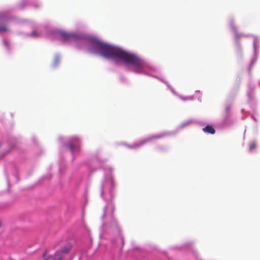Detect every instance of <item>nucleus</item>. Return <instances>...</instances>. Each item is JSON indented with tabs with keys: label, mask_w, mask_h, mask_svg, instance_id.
<instances>
[{
	"label": "nucleus",
	"mask_w": 260,
	"mask_h": 260,
	"mask_svg": "<svg viewBox=\"0 0 260 260\" xmlns=\"http://www.w3.org/2000/svg\"><path fill=\"white\" fill-rule=\"evenodd\" d=\"M94 47L102 56L106 58H113L116 61L120 60L139 69H141L144 66L143 61L137 56L120 48L99 41L94 42Z\"/></svg>",
	"instance_id": "1"
},
{
	"label": "nucleus",
	"mask_w": 260,
	"mask_h": 260,
	"mask_svg": "<svg viewBox=\"0 0 260 260\" xmlns=\"http://www.w3.org/2000/svg\"><path fill=\"white\" fill-rule=\"evenodd\" d=\"M203 131L205 133H209L210 134H214L215 133V130L211 125H208L205 127L203 128Z\"/></svg>",
	"instance_id": "5"
},
{
	"label": "nucleus",
	"mask_w": 260,
	"mask_h": 260,
	"mask_svg": "<svg viewBox=\"0 0 260 260\" xmlns=\"http://www.w3.org/2000/svg\"><path fill=\"white\" fill-rule=\"evenodd\" d=\"M9 28L8 27L3 23L0 24V32L9 31Z\"/></svg>",
	"instance_id": "6"
},
{
	"label": "nucleus",
	"mask_w": 260,
	"mask_h": 260,
	"mask_svg": "<svg viewBox=\"0 0 260 260\" xmlns=\"http://www.w3.org/2000/svg\"><path fill=\"white\" fill-rule=\"evenodd\" d=\"M53 260H62V258L60 257L59 258H55V257L53 258Z\"/></svg>",
	"instance_id": "11"
},
{
	"label": "nucleus",
	"mask_w": 260,
	"mask_h": 260,
	"mask_svg": "<svg viewBox=\"0 0 260 260\" xmlns=\"http://www.w3.org/2000/svg\"><path fill=\"white\" fill-rule=\"evenodd\" d=\"M60 35L64 40H69L74 38V37L73 34L68 33L65 31L60 32Z\"/></svg>",
	"instance_id": "4"
},
{
	"label": "nucleus",
	"mask_w": 260,
	"mask_h": 260,
	"mask_svg": "<svg viewBox=\"0 0 260 260\" xmlns=\"http://www.w3.org/2000/svg\"><path fill=\"white\" fill-rule=\"evenodd\" d=\"M71 248V246L70 244H67L61 249L57 250L54 254V257L55 258H59L61 257L64 254L68 253Z\"/></svg>",
	"instance_id": "2"
},
{
	"label": "nucleus",
	"mask_w": 260,
	"mask_h": 260,
	"mask_svg": "<svg viewBox=\"0 0 260 260\" xmlns=\"http://www.w3.org/2000/svg\"><path fill=\"white\" fill-rule=\"evenodd\" d=\"M4 43L5 45L6 46H8V42L7 41H4Z\"/></svg>",
	"instance_id": "10"
},
{
	"label": "nucleus",
	"mask_w": 260,
	"mask_h": 260,
	"mask_svg": "<svg viewBox=\"0 0 260 260\" xmlns=\"http://www.w3.org/2000/svg\"><path fill=\"white\" fill-rule=\"evenodd\" d=\"M69 148L71 151H73L75 149V147L74 144L70 143L68 145Z\"/></svg>",
	"instance_id": "8"
},
{
	"label": "nucleus",
	"mask_w": 260,
	"mask_h": 260,
	"mask_svg": "<svg viewBox=\"0 0 260 260\" xmlns=\"http://www.w3.org/2000/svg\"><path fill=\"white\" fill-rule=\"evenodd\" d=\"M164 136V135H152L148 137L145 140H144L140 142V144L135 145V147H139L145 143L148 142L149 141H153L154 140L160 139Z\"/></svg>",
	"instance_id": "3"
},
{
	"label": "nucleus",
	"mask_w": 260,
	"mask_h": 260,
	"mask_svg": "<svg viewBox=\"0 0 260 260\" xmlns=\"http://www.w3.org/2000/svg\"><path fill=\"white\" fill-rule=\"evenodd\" d=\"M46 253H47V251H46L44 253V254H43L42 257H43V258H44V260H49V259H50V258H52V256H48V257H47V258H45Z\"/></svg>",
	"instance_id": "9"
},
{
	"label": "nucleus",
	"mask_w": 260,
	"mask_h": 260,
	"mask_svg": "<svg viewBox=\"0 0 260 260\" xmlns=\"http://www.w3.org/2000/svg\"><path fill=\"white\" fill-rule=\"evenodd\" d=\"M255 148H256V145H255V143L252 142L249 144V150L250 151L254 149Z\"/></svg>",
	"instance_id": "7"
}]
</instances>
